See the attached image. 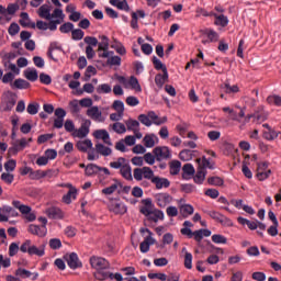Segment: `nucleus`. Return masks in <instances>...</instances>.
Masks as SVG:
<instances>
[{
	"mask_svg": "<svg viewBox=\"0 0 281 281\" xmlns=\"http://www.w3.org/2000/svg\"><path fill=\"white\" fill-rule=\"evenodd\" d=\"M133 177L135 181H143L144 179H146L147 181H151V183L156 186V190H162V188H170V180H168V178L155 176V171H153L150 167L135 168L133 170Z\"/></svg>",
	"mask_w": 281,
	"mask_h": 281,
	"instance_id": "f257e3e1",
	"label": "nucleus"
},
{
	"mask_svg": "<svg viewBox=\"0 0 281 281\" xmlns=\"http://www.w3.org/2000/svg\"><path fill=\"white\" fill-rule=\"evenodd\" d=\"M140 234H148L147 237H145V239L140 243L139 249L142 254H148V251H150V245H155L157 243V240H155V238H153V232H150V229L148 228H140L139 229Z\"/></svg>",
	"mask_w": 281,
	"mask_h": 281,
	"instance_id": "f03ea898",
	"label": "nucleus"
},
{
	"mask_svg": "<svg viewBox=\"0 0 281 281\" xmlns=\"http://www.w3.org/2000/svg\"><path fill=\"white\" fill-rule=\"evenodd\" d=\"M100 43H99V52H103L99 54V58H109V56H113V50H109V37L106 35L99 36Z\"/></svg>",
	"mask_w": 281,
	"mask_h": 281,
	"instance_id": "7ed1b4c3",
	"label": "nucleus"
},
{
	"mask_svg": "<svg viewBox=\"0 0 281 281\" xmlns=\"http://www.w3.org/2000/svg\"><path fill=\"white\" fill-rule=\"evenodd\" d=\"M109 212H112V214L123 216V214H126L128 209L126 207V204L120 201H112L108 205Z\"/></svg>",
	"mask_w": 281,
	"mask_h": 281,
	"instance_id": "20e7f679",
	"label": "nucleus"
},
{
	"mask_svg": "<svg viewBox=\"0 0 281 281\" xmlns=\"http://www.w3.org/2000/svg\"><path fill=\"white\" fill-rule=\"evenodd\" d=\"M4 214H8V216H11V218H16V216H19V212L16 211V209L10 205H3L2 207H0V223H8L9 218Z\"/></svg>",
	"mask_w": 281,
	"mask_h": 281,
	"instance_id": "39448f33",
	"label": "nucleus"
},
{
	"mask_svg": "<svg viewBox=\"0 0 281 281\" xmlns=\"http://www.w3.org/2000/svg\"><path fill=\"white\" fill-rule=\"evenodd\" d=\"M90 265L93 269L97 270V273L99 271H104V269H109V267H111L109 261H106V259H104L102 257H91Z\"/></svg>",
	"mask_w": 281,
	"mask_h": 281,
	"instance_id": "423d86ee",
	"label": "nucleus"
},
{
	"mask_svg": "<svg viewBox=\"0 0 281 281\" xmlns=\"http://www.w3.org/2000/svg\"><path fill=\"white\" fill-rule=\"evenodd\" d=\"M91 128V121L86 120L81 123V126L78 130H75L72 133V137H78L79 139H85L87 135H89Z\"/></svg>",
	"mask_w": 281,
	"mask_h": 281,
	"instance_id": "0eeeda50",
	"label": "nucleus"
},
{
	"mask_svg": "<svg viewBox=\"0 0 281 281\" xmlns=\"http://www.w3.org/2000/svg\"><path fill=\"white\" fill-rule=\"evenodd\" d=\"M206 214L213 218V221H216L217 223H221V225H225L226 227H232V225H234L232 223V220H229V217L221 214L220 212L216 211H209L206 212Z\"/></svg>",
	"mask_w": 281,
	"mask_h": 281,
	"instance_id": "6e6552de",
	"label": "nucleus"
},
{
	"mask_svg": "<svg viewBox=\"0 0 281 281\" xmlns=\"http://www.w3.org/2000/svg\"><path fill=\"white\" fill-rule=\"evenodd\" d=\"M16 10H19V5H16V3H11L7 7H3L0 4V14H2V16H4L7 23H10V21H12V15L16 14Z\"/></svg>",
	"mask_w": 281,
	"mask_h": 281,
	"instance_id": "1a4fd4ad",
	"label": "nucleus"
},
{
	"mask_svg": "<svg viewBox=\"0 0 281 281\" xmlns=\"http://www.w3.org/2000/svg\"><path fill=\"white\" fill-rule=\"evenodd\" d=\"M5 100L4 102L1 104V109L2 111H11L12 109H14V104H16V95L12 92V91H8L5 93Z\"/></svg>",
	"mask_w": 281,
	"mask_h": 281,
	"instance_id": "9d476101",
	"label": "nucleus"
},
{
	"mask_svg": "<svg viewBox=\"0 0 281 281\" xmlns=\"http://www.w3.org/2000/svg\"><path fill=\"white\" fill-rule=\"evenodd\" d=\"M157 161H164V159H170V148L167 146L156 147L153 150Z\"/></svg>",
	"mask_w": 281,
	"mask_h": 281,
	"instance_id": "9b49d317",
	"label": "nucleus"
},
{
	"mask_svg": "<svg viewBox=\"0 0 281 281\" xmlns=\"http://www.w3.org/2000/svg\"><path fill=\"white\" fill-rule=\"evenodd\" d=\"M94 278L97 280L103 281V280H113L115 278L116 281H124V278L122 277V273H115L106 272V271H99L94 273Z\"/></svg>",
	"mask_w": 281,
	"mask_h": 281,
	"instance_id": "f8f14e48",
	"label": "nucleus"
},
{
	"mask_svg": "<svg viewBox=\"0 0 281 281\" xmlns=\"http://www.w3.org/2000/svg\"><path fill=\"white\" fill-rule=\"evenodd\" d=\"M66 262L71 269H80L82 267V262H80V258H78V254L71 252L65 256Z\"/></svg>",
	"mask_w": 281,
	"mask_h": 281,
	"instance_id": "ddd939ff",
	"label": "nucleus"
},
{
	"mask_svg": "<svg viewBox=\"0 0 281 281\" xmlns=\"http://www.w3.org/2000/svg\"><path fill=\"white\" fill-rule=\"evenodd\" d=\"M158 207H166V205L172 203V196L170 193H157L155 195Z\"/></svg>",
	"mask_w": 281,
	"mask_h": 281,
	"instance_id": "4468645a",
	"label": "nucleus"
},
{
	"mask_svg": "<svg viewBox=\"0 0 281 281\" xmlns=\"http://www.w3.org/2000/svg\"><path fill=\"white\" fill-rule=\"evenodd\" d=\"M86 114L88 117L92 119L93 122H104V119H102V111H100V108L97 105L89 108Z\"/></svg>",
	"mask_w": 281,
	"mask_h": 281,
	"instance_id": "2eb2a0df",
	"label": "nucleus"
},
{
	"mask_svg": "<svg viewBox=\"0 0 281 281\" xmlns=\"http://www.w3.org/2000/svg\"><path fill=\"white\" fill-rule=\"evenodd\" d=\"M93 137L95 139H102L108 146H113V143L111 142V136L109 135V132L106 130H95L93 132Z\"/></svg>",
	"mask_w": 281,
	"mask_h": 281,
	"instance_id": "dca6fc26",
	"label": "nucleus"
},
{
	"mask_svg": "<svg viewBox=\"0 0 281 281\" xmlns=\"http://www.w3.org/2000/svg\"><path fill=\"white\" fill-rule=\"evenodd\" d=\"M29 233L33 234V236H38L40 238H44V236H47V226H38L31 224L29 226Z\"/></svg>",
	"mask_w": 281,
	"mask_h": 281,
	"instance_id": "f3484780",
	"label": "nucleus"
},
{
	"mask_svg": "<svg viewBox=\"0 0 281 281\" xmlns=\"http://www.w3.org/2000/svg\"><path fill=\"white\" fill-rule=\"evenodd\" d=\"M46 215L48 216V218H53V220L65 218V213L63 212V210H60L56 206L48 207L46 210Z\"/></svg>",
	"mask_w": 281,
	"mask_h": 281,
	"instance_id": "a211bd4d",
	"label": "nucleus"
},
{
	"mask_svg": "<svg viewBox=\"0 0 281 281\" xmlns=\"http://www.w3.org/2000/svg\"><path fill=\"white\" fill-rule=\"evenodd\" d=\"M147 117H149L151 124H155L156 126H161V124H166L168 122V117H159L155 111H149L147 113Z\"/></svg>",
	"mask_w": 281,
	"mask_h": 281,
	"instance_id": "6ab92c4d",
	"label": "nucleus"
},
{
	"mask_svg": "<svg viewBox=\"0 0 281 281\" xmlns=\"http://www.w3.org/2000/svg\"><path fill=\"white\" fill-rule=\"evenodd\" d=\"M143 203V207H140V214H143L144 216H146V218L149 217L150 214H153V200L150 199H145L142 200Z\"/></svg>",
	"mask_w": 281,
	"mask_h": 281,
	"instance_id": "aec40b11",
	"label": "nucleus"
},
{
	"mask_svg": "<svg viewBox=\"0 0 281 281\" xmlns=\"http://www.w3.org/2000/svg\"><path fill=\"white\" fill-rule=\"evenodd\" d=\"M207 176V170L203 167H199L195 176L193 177L194 183L198 186H203V181H205V177Z\"/></svg>",
	"mask_w": 281,
	"mask_h": 281,
	"instance_id": "412c9836",
	"label": "nucleus"
},
{
	"mask_svg": "<svg viewBox=\"0 0 281 281\" xmlns=\"http://www.w3.org/2000/svg\"><path fill=\"white\" fill-rule=\"evenodd\" d=\"M48 175H52V169H48L46 171L43 170H31V176L30 179H32V181H38L41 179H45V177H47Z\"/></svg>",
	"mask_w": 281,
	"mask_h": 281,
	"instance_id": "4be33fe9",
	"label": "nucleus"
},
{
	"mask_svg": "<svg viewBox=\"0 0 281 281\" xmlns=\"http://www.w3.org/2000/svg\"><path fill=\"white\" fill-rule=\"evenodd\" d=\"M120 173L123 177V179H126L127 181H133V172L131 164H128V161L121 167Z\"/></svg>",
	"mask_w": 281,
	"mask_h": 281,
	"instance_id": "5701e85b",
	"label": "nucleus"
},
{
	"mask_svg": "<svg viewBox=\"0 0 281 281\" xmlns=\"http://www.w3.org/2000/svg\"><path fill=\"white\" fill-rule=\"evenodd\" d=\"M168 69H165L162 75L161 74H157L155 77V83L156 87H158V89H161V87H164V85H166V82H168Z\"/></svg>",
	"mask_w": 281,
	"mask_h": 281,
	"instance_id": "b1692460",
	"label": "nucleus"
},
{
	"mask_svg": "<svg viewBox=\"0 0 281 281\" xmlns=\"http://www.w3.org/2000/svg\"><path fill=\"white\" fill-rule=\"evenodd\" d=\"M95 153L102 155V157H110L113 154V149L108 146H104L102 143L95 144Z\"/></svg>",
	"mask_w": 281,
	"mask_h": 281,
	"instance_id": "393cba45",
	"label": "nucleus"
},
{
	"mask_svg": "<svg viewBox=\"0 0 281 281\" xmlns=\"http://www.w3.org/2000/svg\"><path fill=\"white\" fill-rule=\"evenodd\" d=\"M77 196L78 190H76V188H70L67 194L63 196V202L66 203V205H70L71 201H76Z\"/></svg>",
	"mask_w": 281,
	"mask_h": 281,
	"instance_id": "a878e982",
	"label": "nucleus"
},
{
	"mask_svg": "<svg viewBox=\"0 0 281 281\" xmlns=\"http://www.w3.org/2000/svg\"><path fill=\"white\" fill-rule=\"evenodd\" d=\"M30 87H32V85L25 80V79H15L14 82H11V88L13 89H20V90H23V89H30Z\"/></svg>",
	"mask_w": 281,
	"mask_h": 281,
	"instance_id": "bb28decb",
	"label": "nucleus"
},
{
	"mask_svg": "<svg viewBox=\"0 0 281 281\" xmlns=\"http://www.w3.org/2000/svg\"><path fill=\"white\" fill-rule=\"evenodd\" d=\"M76 148L80 150V153H87L89 148H93V143L91 139L78 140L76 144Z\"/></svg>",
	"mask_w": 281,
	"mask_h": 281,
	"instance_id": "cd10ccee",
	"label": "nucleus"
},
{
	"mask_svg": "<svg viewBox=\"0 0 281 281\" xmlns=\"http://www.w3.org/2000/svg\"><path fill=\"white\" fill-rule=\"evenodd\" d=\"M50 12H52V9L47 4H43L38 9V15L41 16V19H46V21H52V13Z\"/></svg>",
	"mask_w": 281,
	"mask_h": 281,
	"instance_id": "c85d7f7f",
	"label": "nucleus"
},
{
	"mask_svg": "<svg viewBox=\"0 0 281 281\" xmlns=\"http://www.w3.org/2000/svg\"><path fill=\"white\" fill-rule=\"evenodd\" d=\"M29 256H38L40 258H43V256H45V246L37 247L31 244Z\"/></svg>",
	"mask_w": 281,
	"mask_h": 281,
	"instance_id": "c756f323",
	"label": "nucleus"
},
{
	"mask_svg": "<svg viewBox=\"0 0 281 281\" xmlns=\"http://www.w3.org/2000/svg\"><path fill=\"white\" fill-rule=\"evenodd\" d=\"M212 236V231L210 229H199V231H194V240H196V243H201L203 240V237L207 238Z\"/></svg>",
	"mask_w": 281,
	"mask_h": 281,
	"instance_id": "7c9ffc66",
	"label": "nucleus"
},
{
	"mask_svg": "<svg viewBox=\"0 0 281 281\" xmlns=\"http://www.w3.org/2000/svg\"><path fill=\"white\" fill-rule=\"evenodd\" d=\"M159 139L157 135L155 134H146L145 137L143 138L144 146L146 148H153L155 146V142Z\"/></svg>",
	"mask_w": 281,
	"mask_h": 281,
	"instance_id": "2f4dec72",
	"label": "nucleus"
},
{
	"mask_svg": "<svg viewBox=\"0 0 281 281\" xmlns=\"http://www.w3.org/2000/svg\"><path fill=\"white\" fill-rule=\"evenodd\" d=\"M194 172V166L192 164H186L182 167V178L188 179V177H193Z\"/></svg>",
	"mask_w": 281,
	"mask_h": 281,
	"instance_id": "473e14b6",
	"label": "nucleus"
},
{
	"mask_svg": "<svg viewBox=\"0 0 281 281\" xmlns=\"http://www.w3.org/2000/svg\"><path fill=\"white\" fill-rule=\"evenodd\" d=\"M221 89H222L223 93H228V94L238 93L240 91L238 86H236V85L231 86L229 83L222 85Z\"/></svg>",
	"mask_w": 281,
	"mask_h": 281,
	"instance_id": "72a5a7b5",
	"label": "nucleus"
},
{
	"mask_svg": "<svg viewBox=\"0 0 281 281\" xmlns=\"http://www.w3.org/2000/svg\"><path fill=\"white\" fill-rule=\"evenodd\" d=\"M24 76L30 82H36V80H38V71L34 68L25 70Z\"/></svg>",
	"mask_w": 281,
	"mask_h": 281,
	"instance_id": "f704fd0d",
	"label": "nucleus"
},
{
	"mask_svg": "<svg viewBox=\"0 0 281 281\" xmlns=\"http://www.w3.org/2000/svg\"><path fill=\"white\" fill-rule=\"evenodd\" d=\"M147 218L153 223H157L158 221H164V211L155 210L150 213V215Z\"/></svg>",
	"mask_w": 281,
	"mask_h": 281,
	"instance_id": "c9c22d12",
	"label": "nucleus"
},
{
	"mask_svg": "<svg viewBox=\"0 0 281 281\" xmlns=\"http://www.w3.org/2000/svg\"><path fill=\"white\" fill-rule=\"evenodd\" d=\"M128 160L124 157H119L115 161L110 162V168H113L114 170H121L122 167L127 164Z\"/></svg>",
	"mask_w": 281,
	"mask_h": 281,
	"instance_id": "e433bc0d",
	"label": "nucleus"
},
{
	"mask_svg": "<svg viewBox=\"0 0 281 281\" xmlns=\"http://www.w3.org/2000/svg\"><path fill=\"white\" fill-rule=\"evenodd\" d=\"M100 172V166L95 164H89L86 166V176L93 177V175H98Z\"/></svg>",
	"mask_w": 281,
	"mask_h": 281,
	"instance_id": "4c0bfd02",
	"label": "nucleus"
},
{
	"mask_svg": "<svg viewBox=\"0 0 281 281\" xmlns=\"http://www.w3.org/2000/svg\"><path fill=\"white\" fill-rule=\"evenodd\" d=\"M25 146H27V139L26 138L16 139L13 143V150H15V153H19L21 150H24Z\"/></svg>",
	"mask_w": 281,
	"mask_h": 281,
	"instance_id": "58836bf2",
	"label": "nucleus"
},
{
	"mask_svg": "<svg viewBox=\"0 0 281 281\" xmlns=\"http://www.w3.org/2000/svg\"><path fill=\"white\" fill-rule=\"evenodd\" d=\"M170 168V175L177 176L179 172H181V161L179 160H172L169 165Z\"/></svg>",
	"mask_w": 281,
	"mask_h": 281,
	"instance_id": "ea45409f",
	"label": "nucleus"
},
{
	"mask_svg": "<svg viewBox=\"0 0 281 281\" xmlns=\"http://www.w3.org/2000/svg\"><path fill=\"white\" fill-rule=\"evenodd\" d=\"M111 47L112 49H115L116 54H120V56H125L126 47H124V44H122L121 42L114 41Z\"/></svg>",
	"mask_w": 281,
	"mask_h": 281,
	"instance_id": "a19ab883",
	"label": "nucleus"
},
{
	"mask_svg": "<svg viewBox=\"0 0 281 281\" xmlns=\"http://www.w3.org/2000/svg\"><path fill=\"white\" fill-rule=\"evenodd\" d=\"M204 34L207 36L210 43H216L220 38L218 33L212 29H206Z\"/></svg>",
	"mask_w": 281,
	"mask_h": 281,
	"instance_id": "79ce46f5",
	"label": "nucleus"
},
{
	"mask_svg": "<svg viewBox=\"0 0 281 281\" xmlns=\"http://www.w3.org/2000/svg\"><path fill=\"white\" fill-rule=\"evenodd\" d=\"M215 25H220L221 27H227L229 25V19L225 14H220L215 19Z\"/></svg>",
	"mask_w": 281,
	"mask_h": 281,
	"instance_id": "37998d69",
	"label": "nucleus"
},
{
	"mask_svg": "<svg viewBox=\"0 0 281 281\" xmlns=\"http://www.w3.org/2000/svg\"><path fill=\"white\" fill-rule=\"evenodd\" d=\"M112 131L117 133V135H123V133H126V125H124V123L116 122L112 125Z\"/></svg>",
	"mask_w": 281,
	"mask_h": 281,
	"instance_id": "c03bdc74",
	"label": "nucleus"
},
{
	"mask_svg": "<svg viewBox=\"0 0 281 281\" xmlns=\"http://www.w3.org/2000/svg\"><path fill=\"white\" fill-rule=\"evenodd\" d=\"M127 131H137L139 128V121L130 119L125 122Z\"/></svg>",
	"mask_w": 281,
	"mask_h": 281,
	"instance_id": "a18cd8bd",
	"label": "nucleus"
},
{
	"mask_svg": "<svg viewBox=\"0 0 281 281\" xmlns=\"http://www.w3.org/2000/svg\"><path fill=\"white\" fill-rule=\"evenodd\" d=\"M106 65L120 67V65H122V57L110 55Z\"/></svg>",
	"mask_w": 281,
	"mask_h": 281,
	"instance_id": "49530a36",
	"label": "nucleus"
},
{
	"mask_svg": "<svg viewBox=\"0 0 281 281\" xmlns=\"http://www.w3.org/2000/svg\"><path fill=\"white\" fill-rule=\"evenodd\" d=\"M71 38L72 41H82L85 38V31L80 29H72Z\"/></svg>",
	"mask_w": 281,
	"mask_h": 281,
	"instance_id": "de8ad7c7",
	"label": "nucleus"
},
{
	"mask_svg": "<svg viewBox=\"0 0 281 281\" xmlns=\"http://www.w3.org/2000/svg\"><path fill=\"white\" fill-rule=\"evenodd\" d=\"M267 102L268 104H274V106H281V97L278 94L269 95Z\"/></svg>",
	"mask_w": 281,
	"mask_h": 281,
	"instance_id": "09e8293b",
	"label": "nucleus"
},
{
	"mask_svg": "<svg viewBox=\"0 0 281 281\" xmlns=\"http://www.w3.org/2000/svg\"><path fill=\"white\" fill-rule=\"evenodd\" d=\"M181 161H190L192 159V150L190 149H182L179 154Z\"/></svg>",
	"mask_w": 281,
	"mask_h": 281,
	"instance_id": "8fccbe9b",
	"label": "nucleus"
},
{
	"mask_svg": "<svg viewBox=\"0 0 281 281\" xmlns=\"http://www.w3.org/2000/svg\"><path fill=\"white\" fill-rule=\"evenodd\" d=\"M59 32L61 34H69V32H74V23L71 22H66L59 27Z\"/></svg>",
	"mask_w": 281,
	"mask_h": 281,
	"instance_id": "3c124183",
	"label": "nucleus"
},
{
	"mask_svg": "<svg viewBox=\"0 0 281 281\" xmlns=\"http://www.w3.org/2000/svg\"><path fill=\"white\" fill-rule=\"evenodd\" d=\"M212 240L215 243V245H227V237L223 235L215 234L212 236Z\"/></svg>",
	"mask_w": 281,
	"mask_h": 281,
	"instance_id": "603ef678",
	"label": "nucleus"
},
{
	"mask_svg": "<svg viewBox=\"0 0 281 281\" xmlns=\"http://www.w3.org/2000/svg\"><path fill=\"white\" fill-rule=\"evenodd\" d=\"M83 42L86 43V45H88V47H98L99 46L98 38L93 37V36H86L83 38Z\"/></svg>",
	"mask_w": 281,
	"mask_h": 281,
	"instance_id": "864d4df0",
	"label": "nucleus"
},
{
	"mask_svg": "<svg viewBox=\"0 0 281 281\" xmlns=\"http://www.w3.org/2000/svg\"><path fill=\"white\" fill-rule=\"evenodd\" d=\"M19 32H21V26H19L16 22L11 23L8 29V33L10 34V36H16Z\"/></svg>",
	"mask_w": 281,
	"mask_h": 281,
	"instance_id": "5fc2aeb1",
	"label": "nucleus"
},
{
	"mask_svg": "<svg viewBox=\"0 0 281 281\" xmlns=\"http://www.w3.org/2000/svg\"><path fill=\"white\" fill-rule=\"evenodd\" d=\"M263 137L265 139H268V142H273V139H277L278 137V132H276L274 130H269L263 132Z\"/></svg>",
	"mask_w": 281,
	"mask_h": 281,
	"instance_id": "6e6d98bb",
	"label": "nucleus"
},
{
	"mask_svg": "<svg viewBox=\"0 0 281 281\" xmlns=\"http://www.w3.org/2000/svg\"><path fill=\"white\" fill-rule=\"evenodd\" d=\"M138 122L143 124L144 126H153V121H150L149 116L147 114H140L138 115Z\"/></svg>",
	"mask_w": 281,
	"mask_h": 281,
	"instance_id": "4d7b16f0",
	"label": "nucleus"
},
{
	"mask_svg": "<svg viewBox=\"0 0 281 281\" xmlns=\"http://www.w3.org/2000/svg\"><path fill=\"white\" fill-rule=\"evenodd\" d=\"M40 106L41 105H38V103H30L26 108V112L29 115H36V113H38Z\"/></svg>",
	"mask_w": 281,
	"mask_h": 281,
	"instance_id": "13d9d810",
	"label": "nucleus"
},
{
	"mask_svg": "<svg viewBox=\"0 0 281 281\" xmlns=\"http://www.w3.org/2000/svg\"><path fill=\"white\" fill-rule=\"evenodd\" d=\"M153 65H154L155 69H157V71L162 70V72H164L165 69H168V68L166 67V65H164V63H161V61L159 60V58H157V57H155V56L153 57Z\"/></svg>",
	"mask_w": 281,
	"mask_h": 281,
	"instance_id": "bf43d9fd",
	"label": "nucleus"
},
{
	"mask_svg": "<svg viewBox=\"0 0 281 281\" xmlns=\"http://www.w3.org/2000/svg\"><path fill=\"white\" fill-rule=\"evenodd\" d=\"M128 82L132 89H135V91H142V86H139V81L135 76H132Z\"/></svg>",
	"mask_w": 281,
	"mask_h": 281,
	"instance_id": "052dcab7",
	"label": "nucleus"
},
{
	"mask_svg": "<svg viewBox=\"0 0 281 281\" xmlns=\"http://www.w3.org/2000/svg\"><path fill=\"white\" fill-rule=\"evenodd\" d=\"M15 276H19L20 278H23V279L32 278V272H30L26 269L19 268L18 270H15Z\"/></svg>",
	"mask_w": 281,
	"mask_h": 281,
	"instance_id": "680f3d73",
	"label": "nucleus"
},
{
	"mask_svg": "<svg viewBox=\"0 0 281 281\" xmlns=\"http://www.w3.org/2000/svg\"><path fill=\"white\" fill-rule=\"evenodd\" d=\"M207 183L209 186H223L224 181L221 177H210Z\"/></svg>",
	"mask_w": 281,
	"mask_h": 281,
	"instance_id": "e2e57ef3",
	"label": "nucleus"
},
{
	"mask_svg": "<svg viewBox=\"0 0 281 281\" xmlns=\"http://www.w3.org/2000/svg\"><path fill=\"white\" fill-rule=\"evenodd\" d=\"M65 153H74V143L71 142H67L65 145H64V149H60L59 150V155H65Z\"/></svg>",
	"mask_w": 281,
	"mask_h": 281,
	"instance_id": "0e129e2a",
	"label": "nucleus"
},
{
	"mask_svg": "<svg viewBox=\"0 0 281 281\" xmlns=\"http://www.w3.org/2000/svg\"><path fill=\"white\" fill-rule=\"evenodd\" d=\"M97 93H111L109 83H102L97 87Z\"/></svg>",
	"mask_w": 281,
	"mask_h": 281,
	"instance_id": "69168bd1",
	"label": "nucleus"
},
{
	"mask_svg": "<svg viewBox=\"0 0 281 281\" xmlns=\"http://www.w3.org/2000/svg\"><path fill=\"white\" fill-rule=\"evenodd\" d=\"M184 267L186 269H192V252L186 251Z\"/></svg>",
	"mask_w": 281,
	"mask_h": 281,
	"instance_id": "338daca9",
	"label": "nucleus"
},
{
	"mask_svg": "<svg viewBox=\"0 0 281 281\" xmlns=\"http://www.w3.org/2000/svg\"><path fill=\"white\" fill-rule=\"evenodd\" d=\"M71 113H80V102L72 100L69 102Z\"/></svg>",
	"mask_w": 281,
	"mask_h": 281,
	"instance_id": "774afa93",
	"label": "nucleus"
}]
</instances>
